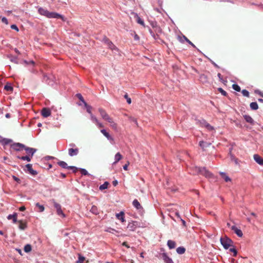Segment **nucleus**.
Segmentation results:
<instances>
[{"mask_svg": "<svg viewBox=\"0 0 263 263\" xmlns=\"http://www.w3.org/2000/svg\"><path fill=\"white\" fill-rule=\"evenodd\" d=\"M137 23L142 26H144V22L143 20H142L137 14Z\"/></svg>", "mask_w": 263, "mask_h": 263, "instance_id": "79ce46f5", "label": "nucleus"}, {"mask_svg": "<svg viewBox=\"0 0 263 263\" xmlns=\"http://www.w3.org/2000/svg\"><path fill=\"white\" fill-rule=\"evenodd\" d=\"M161 256L165 263H174L172 259L167 255V253H163Z\"/></svg>", "mask_w": 263, "mask_h": 263, "instance_id": "423d86ee", "label": "nucleus"}, {"mask_svg": "<svg viewBox=\"0 0 263 263\" xmlns=\"http://www.w3.org/2000/svg\"><path fill=\"white\" fill-rule=\"evenodd\" d=\"M217 76L219 79V81H221V82L223 83H226L227 81H224L222 78V76L221 75V74L220 73H218V74H217Z\"/></svg>", "mask_w": 263, "mask_h": 263, "instance_id": "6e6d98bb", "label": "nucleus"}, {"mask_svg": "<svg viewBox=\"0 0 263 263\" xmlns=\"http://www.w3.org/2000/svg\"><path fill=\"white\" fill-rule=\"evenodd\" d=\"M90 211L95 214V215H97L99 214V212H98V208L95 205H92L91 209L90 210Z\"/></svg>", "mask_w": 263, "mask_h": 263, "instance_id": "f704fd0d", "label": "nucleus"}, {"mask_svg": "<svg viewBox=\"0 0 263 263\" xmlns=\"http://www.w3.org/2000/svg\"><path fill=\"white\" fill-rule=\"evenodd\" d=\"M205 127L209 130H212L214 129V127L208 123H206Z\"/></svg>", "mask_w": 263, "mask_h": 263, "instance_id": "864d4df0", "label": "nucleus"}, {"mask_svg": "<svg viewBox=\"0 0 263 263\" xmlns=\"http://www.w3.org/2000/svg\"><path fill=\"white\" fill-rule=\"evenodd\" d=\"M167 245L170 249H173L176 247V242L173 240H168L167 242Z\"/></svg>", "mask_w": 263, "mask_h": 263, "instance_id": "b1692460", "label": "nucleus"}, {"mask_svg": "<svg viewBox=\"0 0 263 263\" xmlns=\"http://www.w3.org/2000/svg\"><path fill=\"white\" fill-rule=\"evenodd\" d=\"M35 206L39 208V212H42L45 210L44 205L40 204L39 202L35 203Z\"/></svg>", "mask_w": 263, "mask_h": 263, "instance_id": "58836bf2", "label": "nucleus"}, {"mask_svg": "<svg viewBox=\"0 0 263 263\" xmlns=\"http://www.w3.org/2000/svg\"><path fill=\"white\" fill-rule=\"evenodd\" d=\"M200 82L203 84L208 83V78L207 76L204 74H202L199 77Z\"/></svg>", "mask_w": 263, "mask_h": 263, "instance_id": "f3484780", "label": "nucleus"}, {"mask_svg": "<svg viewBox=\"0 0 263 263\" xmlns=\"http://www.w3.org/2000/svg\"><path fill=\"white\" fill-rule=\"evenodd\" d=\"M243 118L247 122L249 123L252 125L254 124V121L250 116L245 115L243 116Z\"/></svg>", "mask_w": 263, "mask_h": 263, "instance_id": "6ab92c4d", "label": "nucleus"}, {"mask_svg": "<svg viewBox=\"0 0 263 263\" xmlns=\"http://www.w3.org/2000/svg\"><path fill=\"white\" fill-rule=\"evenodd\" d=\"M211 144V143L204 142L203 141H200L199 142V146L202 148L203 150L208 147H209Z\"/></svg>", "mask_w": 263, "mask_h": 263, "instance_id": "a211bd4d", "label": "nucleus"}, {"mask_svg": "<svg viewBox=\"0 0 263 263\" xmlns=\"http://www.w3.org/2000/svg\"><path fill=\"white\" fill-rule=\"evenodd\" d=\"M24 251L26 253L30 252L31 251L32 247L29 244H27L24 247Z\"/></svg>", "mask_w": 263, "mask_h": 263, "instance_id": "c9c22d12", "label": "nucleus"}, {"mask_svg": "<svg viewBox=\"0 0 263 263\" xmlns=\"http://www.w3.org/2000/svg\"><path fill=\"white\" fill-rule=\"evenodd\" d=\"M133 205L137 210H140L142 209V207L140 203L137 199L134 200V201H133Z\"/></svg>", "mask_w": 263, "mask_h": 263, "instance_id": "4be33fe9", "label": "nucleus"}, {"mask_svg": "<svg viewBox=\"0 0 263 263\" xmlns=\"http://www.w3.org/2000/svg\"><path fill=\"white\" fill-rule=\"evenodd\" d=\"M105 120L109 122L110 124L112 123V122H114L112 119L109 116Z\"/></svg>", "mask_w": 263, "mask_h": 263, "instance_id": "0e129e2a", "label": "nucleus"}, {"mask_svg": "<svg viewBox=\"0 0 263 263\" xmlns=\"http://www.w3.org/2000/svg\"><path fill=\"white\" fill-rule=\"evenodd\" d=\"M107 232H108L109 233H114V232H116V230L114 229H112V228H108L107 230H106Z\"/></svg>", "mask_w": 263, "mask_h": 263, "instance_id": "e2e57ef3", "label": "nucleus"}, {"mask_svg": "<svg viewBox=\"0 0 263 263\" xmlns=\"http://www.w3.org/2000/svg\"><path fill=\"white\" fill-rule=\"evenodd\" d=\"M38 12L42 15H44L47 17L48 11L47 9H44L42 7H40L38 9Z\"/></svg>", "mask_w": 263, "mask_h": 263, "instance_id": "412c9836", "label": "nucleus"}, {"mask_svg": "<svg viewBox=\"0 0 263 263\" xmlns=\"http://www.w3.org/2000/svg\"><path fill=\"white\" fill-rule=\"evenodd\" d=\"M231 229L238 237H241L243 236V233L242 231L236 227L235 226H232Z\"/></svg>", "mask_w": 263, "mask_h": 263, "instance_id": "0eeeda50", "label": "nucleus"}, {"mask_svg": "<svg viewBox=\"0 0 263 263\" xmlns=\"http://www.w3.org/2000/svg\"><path fill=\"white\" fill-rule=\"evenodd\" d=\"M101 133L110 141H113L114 138L104 129L101 130Z\"/></svg>", "mask_w": 263, "mask_h": 263, "instance_id": "ddd939ff", "label": "nucleus"}, {"mask_svg": "<svg viewBox=\"0 0 263 263\" xmlns=\"http://www.w3.org/2000/svg\"><path fill=\"white\" fill-rule=\"evenodd\" d=\"M12 177H13V179L15 181H16V182H17L18 183H20V182H21V180H20L18 178H17V177H16L15 176H12Z\"/></svg>", "mask_w": 263, "mask_h": 263, "instance_id": "338daca9", "label": "nucleus"}, {"mask_svg": "<svg viewBox=\"0 0 263 263\" xmlns=\"http://www.w3.org/2000/svg\"><path fill=\"white\" fill-rule=\"evenodd\" d=\"M107 46L115 53L118 51V48L112 43V42H108V44Z\"/></svg>", "mask_w": 263, "mask_h": 263, "instance_id": "dca6fc26", "label": "nucleus"}, {"mask_svg": "<svg viewBox=\"0 0 263 263\" xmlns=\"http://www.w3.org/2000/svg\"><path fill=\"white\" fill-rule=\"evenodd\" d=\"M183 37L184 39V40L189 44H190L192 46H193L194 48H196L195 45L192 42H191L185 36L183 35Z\"/></svg>", "mask_w": 263, "mask_h": 263, "instance_id": "c03bdc74", "label": "nucleus"}, {"mask_svg": "<svg viewBox=\"0 0 263 263\" xmlns=\"http://www.w3.org/2000/svg\"><path fill=\"white\" fill-rule=\"evenodd\" d=\"M47 17L54 18H61L63 20H64L63 16L61 15L60 14L56 13V12H49V11H48Z\"/></svg>", "mask_w": 263, "mask_h": 263, "instance_id": "20e7f679", "label": "nucleus"}, {"mask_svg": "<svg viewBox=\"0 0 263 263\" xmlns=\"http://www.w3.org/2000/svg\"><path fill=\"white\" fill-rule=\"evenodd\" d=\"M232 88L236 91L239 92L241 90L240 86L237 84H233L232 85Z\"/></svg>", "mask_w": 263, "mask_h": 263, "instance_id": "a19ab883", "label": "nucleus"}, {"mask_svg": "<svg viewBox=\"0 0 263 263\" xmlns=\"http://www.w3.org/2000/svg\"><path fill=\"white\" fill-rule=\"evenodd\" d=\"M124 98L126 99L127 102L128 104H130L132 102L131 99L128 97L127 93L124 95Z\"/></svg>", "mask_w": 263, "mask_h": 263, "instance_id": "5fc2aeb1", "label": "nucleus"}, {"mask_svg": "<svg viewBox=\"0 0 263 263\" xmlns=\"http://www.w3.org/2000/svg\"><path fill=\"white\" fill-rule=\"evenodd\" d=\"M185 251V249L183 247H179L176 249V252L179 254H183Z\"/></svg>", "mask_w": 263, "mask_h": 263, "instance_id": "7c9ffc66", "label": "nucleus"}, {"mask_svg": "<svg viewBox=\"0 0 263 263\" xmlns=\"http://www.w3.org/2000/svg\"><path fill=\"white\" fill-rule=\"evenodd\" d=\"M2 22L6 25L8 24V20L5 17H2Z\"/></svg>", "mask_w": 263, "mask_h": 263, "instance_id": "bf43d9fd", "label": "nucleus"}, {"mask_svg": "<svg viewBox=\"0 0 263 263\" xmlns=\"http://www.w3.org/2000/svg\"><path fill=\"white\" fill-rule=\"evenodd\" d=\"M41 114L43 117L47 118L51 115V111L48 108H43L42 110Z\"/></svg>", "mask_w": 263, "mask_h": 263, "instance_id": "1a4fd4ad", "label": "nucleus"}, {"mask_svg": "<svg viewBox=\"0 0 263 263\" xmlns=\"http://www.w3.org/2000/svg\"><path fill=\"white\" fill-rule=\"evenodd\" d=\"M12 142V140L10 139L3 138L2 144L4 145H8Z\"/></svg>", "mask_w": 263, "mask_h": 263, "instance_id": "c756f323", "label": "nucleus"}, {"mask_svg": "<svg viewBox=\"0 0 263 263\" xmlns=\"http://www.w3.org/2000/svg\"><path fill=\"white\" fill-rule=\"evenodd\" d=\"M201 124L203 125V126H204L205 127V125H206V121L204 120H202L200 122Z\"/></svg>", "mask_w": 263, "mask_h": 263, "instance_id": "774afa93", "label": "nucleus"}, {"mask_svg": "<svg viewBox=\"0 0 263 263\" xmlns=\"http://www.w3.org/2000/svg\"><path fill=\"white\" fill-rule=\"evenodd\" d=\"M85 257L82 256L81 254H78V260L77 261V263H83L85 260Z\"/></svg>", "mask_w": 263, "mask_h": 263, "instance_id": "e433bc0d", "label": "nucleus"}, {"mask_svg": "<svg viewBox=\"0 0 263 263\" xmlns=\"http://www.w3.org/2000/svg\"><path fill=\"white\" fill-rule=\"evenodd\" d=\"M90 119L96 124H97L99 122V120L96 118V117L95 116H94L93 114H91Z\"/></svg>", "mask_w": 263, "mask_h": 263, "instance_id": "ea45409f", "label": "nucleus"}, {"mask_svg": "<svg viewBox=\"0 0 263 263\" xmlns=\"http://www.w3.org/2000/svg\"><path fill=\"white\" fill-rule=\"evenodd\" d=\"M110 125L112 128H114V129H117V125L114 121L112 122V123H111Z\"/></svg>", "mask_w": 263, "mask_h": 263, "instance_id": "13d9d810", "label": "nucleus"}, {"mask_svg": "<svg viewBox=\"0 0 263 263\" xmlns=\"http://www.w3.org/2000/svg\"><path fill=\"white\" fill-rule=\"evenodd\" d=\"M255 93H257V94H258L259 95H260V96L261 97H263V93L262 92H261L260 90H255Z\"/></svg>", "mask_w": 263, "mask_h": 263, "instance_id": "69168bd1", "label": "nucleus"}, {"mask_svg": "<svg viewBox=\"0 0 263 263\" xmlns=\"http://www.w3.org/2000/svg\"><path fill=\"white\" fill-rule=\"evenodd\" d=\"M79 148H70L68 149V155L70 157L77 156L79 153Z\"/></svg>", "mask_w": 263, "mask_h": 263, "instance_id": "6e6552de", "label": "nucleus"}, {"mask_svg": "<svg viewBox=\"0 0 263 263\" xmlns=\"http://www.w3.org/2000/svg\"><path fill=\"white\" fill-rule=\"evenodd\" d=\"M10 27L12 29H14V30H15L16 31H18V28L16 25H15V24L11 25Z\"/></svg>", "mask_w": 263, "mask_h": 263, "instance_id": "052dcab7", "label": "nucleus"}, {"mask_svg": "<svg viewBox=\"0 0 263 263\" xmlns=\"http://www.w3.org/2000/svg\"><path fill=\"white\" fill-rule=\"evenodd\" d=\"M17 158L19 159H21L22 160L24 161H27L28 162H30L31 161V157L29 155H26L25 156H17Z\"/></svg>", "mask_w": 263, "mask_h": 263, "instance_id": "cd10ccee", "label": "nucleus"}, {"mask_svg": "<svg viewBox=\"0 0 263 263\" xmlns=\"http://www.w3.org/2000/svg\"><path fill=\"white\" fill-rule=\"evenodd\" d=\"M53 205L57 210V214L60 216H62V217H65L66 215L63 212L61 205L54 201H53Z\"/></svg>", "mask_w": 263, "mask_h": 263, "instance_id": "f03ea898", "label": "nucleus"}, {"mask_svg": "<svg viewBox=\"0 0 263 263\" xmlns=\"http://www.w3.org/2000/svg\"><path fill=\"white\" fill-rule=\"evenodd\" d=\"M253 158L256 162L260 165H263V158L257 154H255Z\"/></svg>", "mask_w": 263, "mask_h": 263, "instance_id": "f8f14e48", "label": "nucleus"}, {"mask_svg": "<svg viewBox=\"0 0 263 263\" xmlns=\"http://www.w3.org/2000/svg\"><path fill=\"white\" fill-rule=\"evenodd\" d=\"M149 32L151 36L153 37L154 39L156 40L157 36H158L157 35L155 34V33L152 31V30L150 28H149Z\"/></svg>", "mask_w": 263, "mask_h": 263, "instance_id": "de8ad7c7", "label": "nucleus"}, {"mask_svg": "<svg viewBox=\"0 0 263 263\" xmlns=\"http://www.w3.org/2000/svg\"><path fill=\"white\" fill-rule=\"evenodd\" d=\"M124 213L123 211L120 212L116 214V217L119 220H120L122 222L125 221Z\"/></svg>", "mask_w": 263, "mask_h": 263, "instance_id": "aec40b11", "label": "nucleus"}, {"mask_svg": "<svg viewBox=\"0 0 263 263\" xmlns=\"http://www.w3.org/2000/svg\"><path fill=\"white\" fill-rule=\"evenodd\" d=\"M80 170L81 173L82 174V175H85V176L88 175V173L86 169L80 168Z\"/></svg>", "mask_w": 263, "mask_h": 263, "instance_id": "8fccbe9b", "label": "nucleus"}, {"mask_svg": "<svg viewBox=\"0 0 263 263\" xmlns=\"http://www.w3.org/2000/svg\"><path fill=\"white\" fill-rule=\"evenodd\" d=\"M24 148L28 155H30L31 157H32L34 154L36 152V149L35 148L26 147V146Z\"/></svg>", "mask_w": 263, "mask_h": 263, "instance_id": "9d476101", "label": "nucleus"}, {"mask_svg": "<svg viewBox=\"0 0 263 263\" xmlns=\"http://www.w3.org/2000/svg\"><path fill=\"white\" fill-rule=\"evenodd\" d=\"M11 147L16 151H19L21 148L25 147V145L20 143H14L11 145Z\"/></svg>", "mask_w": 263, "mask_h": 263, "instance_id": "39448f33", "label": "nucleus"}, {"mask_svg": "<svg viewBox=\"0 0 263 263\" xmlns=\"http://www.w3.org/2000/svg\"><path fill=\"white\" fill-rule=\"evenodd\" d=\"M109 183L107 181H105L103 184L101 185L99 187L100 190L106 189L108 187Z\"/></svg>", "mask_w": 263, "mask_h": 263, "instance_id": "4c0bfd02", "label": "nucleus"}, {"mask_svg": "<svg viewBox=\"0 0 263 263\" xmlns=\"http://www.w3.org/2000/svg\"><path fill=\"white\" fill-rule=\"evenodd\" d=\"M220 242L223 248L226 250H227L229 247L233 246V241L226 236L223 237H221L220 239Z\"/></svg>", "mask_w": 263, "mask_h": 263, "instance_id": "f257e3e1", "label": "nucleus"}, {"mask_svg": "<svg viewBox=\"0 0 263 263\" xmlns=\"http://www.w3.org/2000/svg\"><path fill=\"white\" fill-rule=\"evenodd\" d=\"M103 41L107 45L108 44V42H110L111 41L107 39L106 37H105L103 39Z\"/></svg>", "mask_w": 263, "mask_h": 263, "instance_id": "680f3d73", "label": "nucleus"}, {"mask_svg": "<svg viewBox=\"0 0 263 263\" xmlns=\"http://www.w3.org/2000/svg\"><path fill=\"white\" fill-rule=\"evenodd\" d=\"M218 90L224 96H227L228 93L222 88H218Z\"/></svg>", "mask_w": 263, "mask_h": 263, "instance_id": "09e8293b", "label": "nucleus"}, {"mask_svg": "<svg viewBox=\"0 0 263 263\" xmlns=\"http://www.w3.org/2000/svg\"><path fill=\"white\" fill-rule=\"evenodd\" d=\"M26 167L29 173L32 175H36L37 174V171L32 169V165L31 164H27L26 165Z\"/></svg>", "mask_w": 263, "mask_h": 263, "instance_id": "9b49d317", "label": "nucleus"}, {"mask_svg": "<svg viewBox=\"0 0 263 263\" xmlns=\"http://www.w3.org/2000/svg\"><path fill=\"white\" fill-rule=\"evenodd\" d=\"M58 164L63 168L68 169V167L69 166H68V164H67L66 162H65V161H59L58 162Z\"/></svg>", "mask_w": 263, "mask_h": 263, "instance_id": "bb28decb", "label": "nucleus"}, {"mask_svg": "<svg viewBox=\"0 0 263 263\" xmlns=\"http://www.w3.org/2000/svg\"><path fill=\"white\" fill-rule=\"evenodd\" d=\"M242 95L246 97H249V92L246 89H243L241 91Z\"/></svg>", "mask_w": 263, "mask_h": 263, "instance_id": "49530a36", "label": "nucleus"}, {"mask_svg": "<svg viewBox=\"0 0 263 263\" xmlns=\"http://www.w3.org/2000/svg\"><path fill=\"white\" fill-rule=\"evenodd\" d=\"M68 169L71 170L73 173H76L78 170V168L74 166H69Z\"/></svg>", "mask_w": 263, "mask_h": 263, "instance_id": "3c124183", "label": "nucleus"}, {"mask_svg": "<svg viewBox=\"0 0 263 263\" xmlns=\"http://www.w3.org/2000/svg\"><path fill=\"white\" fill-rule=\"evenodd\" d=\"M136 223H137L136 221H132V222H129L127 226V228L129 229L130 231H134L136 228Z\"/></svg>", "mask_w": 263, "mask_h": 263, "instance_id": "5701e85b", "label": "nucleus"}, {"mask_svg": "<svg viewBox=\"0 0 263 263\" xmlns=\"http://www.w3.org/2000/svg\"><path fill=\"white\" fill-rule=\"evenodd\" d=\"M4 89L8 91H11L13 90V87L9 84H7L4 86Z\"/></svg>", "mask_w": 263, "mask_h": 263, "instance_id": "37998d69", "label": "nucleus"}, {"mask_svg": "<svg viewBox=\"0 0 263 263\" xmlns=\"http://www.w3.org/2000/svg\"><path fill=\"white\" fill-rule=\"evenodd\" d=\"M199 172L207 178H212L213 175L206 169L205 167H200L198 169Z\"/></svg>", "mask_w": 263, "mask_h": 263, "instance_id": "7ed1b4c3", "label": "nucleus"}, {"mask_svg": "<svg viewBox=\"0 0 263 263\" xmlns=\"http://www.w3.org/2000/svg\"><path fill=\"white\" fill-rule=\"evenodd\" d=\"M230 251L233 253V256H236L237 255V251L236 250V249L235 248H230Z\"/></svg>", "mask_w": 263, "mask_h": 263, "instance_id": "603ef678", "label": "nucleus"}, {"mask_svg": "<svg viewBox=\"0 0 263 263\" xmlns=\"http://www.w3.org/2000/svg\"><path fill=\"white\" fill-rule=\"evenodd\" d=\"M84 105L85 107H86V111H87V112L88 114H90V116H91V114H92V112H91V109H92L91 106H90V105H88V104H87V103H86H86H85L84 104Z\"/></svg>", "mask_w": 263, "mask_h": 263, "instance_id": "72a5a7b5", "label": "nucleus"}, {"mask_svg": "<svg viewBox=\"0 0 263 263\" xmlns=\"http://www.w3.org/2000/svg\"><path fill=\"white\" fill-rule=\"evenodd\" d=\"M98 110L101 116L104 120H105L109 117V115L106 113L104 109L100 108H99Z\"/></svg>", "mask_w": 263, "mask_h": 263, "instance_id": "4468645a", "label": "nucleus"}, {"mask_svg": "<svg viewBox=\"0 0 263 263\" xmlns=\"http://www.w3.org/2000/svg\"><path fill=\"white\" fill-rule=\"evenodd\" d=\"M19 223L18 228L21 230H24L27 228V224L26 222H24L22 220L18 221Z\"/></svg>", "mask_w": 263, "mask_h": 263, "instance_id": "a878e982", "label": "nucleus"}, {"mask_svg": "<svg viewBox=\"0 0 263 263\" xmlns=\"http://www.w3.org/2000/svg\"><path fill=\"white\" fill-rule=\"evenodd\" d=\"M220 175L221 177L226 182L231 181V178L227 175V174L224 172H220Z\"/></svg>", "mask_w": 263, "mask_h": 263, "instance_id": "393cba45", "label": "nucleus"}, {"mask_svg": "<svg viewBox=\"0 0 263 263\" xmlns=\"http://www.w3.org/2000/svg\"><path fill=\"white\" fill-rule=\"evenodd\" d=\"M7 219L8 220H12L13 223H15L17 222V214L14 213L13 214H10L7 216Z\"/></svg>", "mask_w": 263, "mask_h": 263, "instance_id": "2eb2a0df", "label": "nucleus"}, {"mask_svg": "<svg viewBox=\"0 0 263 263\" xmlns=\"http://www.w3.org/2000/svg\"><path fill=\"white\" fill-rule=\"evenodd\" d=\"M10 60L11 62H14V63H17V57H11Z\"/></svg>", "mask_w": 263, "mask_h": 263, "instance_id": "4d7b16f0", "label": "nucleus"}, {"mask_svg": "<svg viewBox=\"0 0 263 263\" xmlns=\"http://www.w3.org/2000/svg\"><path fill=\"white\" fill-rule=\"evenodd\" d=\"M76 96L78 97V98L82 102H83V104H84L85 103H86V102L85 101L84 99H83V96H82L81 94L80 93H77L76 95Z\"/></svg>", "mask_w": 263, "mask_h": 263, "instance_id": "a18cd8bd", "label": "nucleus"}, {"mask_svg": "<svg viewBox=\"0 0 263 263\" xmlns=\"http://www.w3.org/2000/svg\"><path fill=\"white\" fill-rule=\"evenodd\" d=\"M122 158V155L120 153H117L115 156V162L114 163H116L119 162Z\"/></svg>", "mask_w": 263, "mask_h": 263, "instance_id": "c85d7f7f", "label": "nucleus"}, {"mask_svg": "<svg viewBox=\"0 0 263 263\" xmlns=\"http://www.w3.org/2000/svg\"><path fill=\"white\" fill-rule=\"evenodd\" d=\"M250 106L252 110H257L258 108V104L256 102L251 103Z\"/></svg>", "mask_w": 263, "mask_h": 263, "instance_id": "473e14b6", "label": "nucleus"}, {"mask_svg": "<svg viewBox=\"0 0 263 263\" xmlns=\"http://www.w3.org/2000/svg\"><path fill=\"white\" fill-rule=\"evenodd\" d=\"M230 159L232 161H233L236 165L239 164V161L233 154H231Z\"/></svg>", "mask_w": 263, "mask_h": 263, "instance_id": "2f4dec72", "label": "nucleus"}]
</instances>
